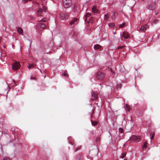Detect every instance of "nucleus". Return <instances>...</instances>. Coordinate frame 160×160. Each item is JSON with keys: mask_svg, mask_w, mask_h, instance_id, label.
Returning a JSON list of instances; mask_svg holds the SVG:
<instances>
[{"mask_svg": "<svg viewBox=\"0 0 160 160\" xmlns=\"http://www.w3.org/2000/svg\"><path fill=\"white\" fill-rule=\"evenodd\" d=\"M71 0H63V3L65 8H68L71 5Z\"/></svg>", "mask_w": 160, "mask_h": 160, "instance_id": "f257e3e1", "label": "nucleus"}, {"mask_svg": "<svg viewBox=\"0 0 160 160\" xmlns=\"http://www.w3.org/2000/svg\"><path fill=\"white\" fill-rule=\"evenodd\" d=\"M105 74L104 73L99 71L97 74L98 78L100 80H102L105 77Z\"/></svg>", "mask_w": 160, "mask_h": 160, "instance_id": "f03ea898", "label": "nucleus"}, {"mask_svg": "<svg viewBox=\"0 0 160 160\" xmlns=\"http://www.w3.org/2000/svg\"><path fill=\"white\" fill-rule=\"evenodd\" d=\"M20 65L18 62H16L14 63L12 65V69L14 70H16L19 68Z\"/></svg>", "mask_w": 160, "mask_h": 160, "instance_id": "7ed1b4c3", "label": "nucleus"}, {"mask_svg": "<svg viewBox=\"0 0 160 160\" xmlns=\"http://www.w3.org/2000/svg\"><path fill=\"white\" fill-rule=\"evenodd\" d=\"M60 17L62 20L67 19L69 17L68 14V13H61L60 14Z\"/></svg>", "mask_w": 160, "mask_h": 160, "instance_id": "20e7f679", "label": "nucleus"}, {"mask_svg": "<svg viewBox=\"0 0 160 160\" xmlns=\"http://www.w3.org/2000/svg\"><path fill=\"white\" fill-rule=\"evenodd\" d=\"M98 97V94L93 92H92L91 100H94L97 99Z\"/></svg>", "mask_w": 160, "mask_h": 160, "instance_id": "39448f33", "label": "nucleus"}, {"mask_svg": "<svg viewBox=\"0 0 160 160\" xmlns=\"http://www.w3.org/2000/svg\"><path fill=\"white\" fill-rule=\"evenodd\" d=\"M148 28V25H144L142 26L140 29L142 32H144L146 31V29Z\"/></svg>", "mask_w": 160, "mask_h": 160, "instance_id": "423d86ee", "label": "nucleus"}, {"mask_svg": "<svg viewBox=\"0 0 160 160\" xmlns=\"http://www.w3.org/2000/svg\"><path fill=\"white\" fill-rule=\"evenodd\" d=\"M78 18H74L69 22V25H74L75 24V22H76L78 21Z\"/></svg>", "mask_w": 160, "mask_h": 160, "instance_id": "0eeeda50", "label": "nucleus"}, {"mask_svg": "<svg viewBox=\"0 0 160 160\" xmlns=\"http://www.w3.org/2000/svg\"><path fill=\"white\" fill-rule=\"evenodd\" d=\"M129 34L127 32H123L122 36L124 38L126 39L129 37Z\"/></svg>", "mask_w": 160, "mask_h": 160, "instance_id": "6e6552de", "label": "nucleus"}, {"mask_svg": "<svg viewBox=\"0 0 160 160\" xmlns=\"http://www.w3.org/2000/svg\"><path fill=\"white\" fill-rule=\"evenodd\" d=\"M42 9L39 8L38 9L37 11V15L38 16H41L42 15Z\"/></svg>", "mask_w": 160, "mask_h": 160, "instance_id": "1a4fd4ad", "label": "nucleus"}, {"mask_svg": "<svg viewBox=\"0 0 160 160\" xmlns=\"http://www.w3.org/2000/svg\"><path fill=\"white\" fill-rule=\"evenodd\" d=\"M92 11L94 13H98V10L95 6H93L92 8Z\"/></svg>", "mask_w": 160, "mask_h": 160, "instance_id": "9d476101", "label": "nucleus"}, {"mask_svg": "<svg viewBox=\"0 0 160 160\" xmlns=\"http://www.w3.org/2000/svg\"><path fill=\"white\" fill-rule=\"evenodd\" d=\"M140 138V137L139 136H132L131 138L130 139L133 140H136L139 139Z\"/></svg>", "mask_w": 160, "mask_h": 160, "instance_id": "9b49d317", "label": "nucleus"}, {"mask_svg": "<svg viewBox=\"0 0 160 160\" xmlns=\"http://www.w3.org/2000/svg\"><path fill=\"white\" fill-rule=\"evenodd\" d=\"M101 47V46L100 45L96 44L94 45L93 48L95 50H96L100 48Z\"/></svg>", "mask_w": 160, "mask_h": 160, "instance_id": "f8f14e48", "label": "nucleus"}, {"mask_svg": "<svg viewBox=\"0 0 160 160\" xmlns=\"http://www.w3.org/2000/svg\"><path fill=\"white\" fill-rule=\"evenodd\" d=\"M17 31L18 33L20 34H22L23 32L22 29L21 28H18L17 29Z\"/></svg>", "mask_w": 160, "mask_h": 160, "instance_id": "ddd939ff", "label": "nucleus"}, {"mask_svg": "<svg viewBox=\"0 0 160 160\" xmlns=\"http://www.w3.org/2000/svg\"><path fill=\"white\" fill-rule=\"evenodd\" d=\"M147 143L146 142H145L143 143L142 146V148L143 149H146V148H147Z\"/></svg>", "mask_w": 160, "mask_h": 160, "instance_id": "4468645a", "label": "nucleus"}, {"mask_svg": "<svg viewBox=\"0 0 160 160\" xmlns=\"http://www.w3.org/2000/svg\"><path fill=\"white\" fill-rule=\"evenodd\" d=\"M34 67V65L33 64H30L28 66V68L30 69L31 68Z\"/></svg>", "mask_w": 160, "mask_h": 160, "instance_id": "2eb2a0df", "label": "nucleus"}, {"mask_svg": "<svg viewBox=\"0 0 160 160\" xmlns=\"http://www.w3.org/2000/svg\"><path fill=\"white\" fill-rule=\"evenodd\" d=\"M109 27L112 28L115 26V24L114 23H110L108 24Z\"/></svg>", "mask_w": 160, "mask_h": 160, "instance_id": "dca6fc26", "label": "nucleus"}, {"mask_svg": "<svg viewBox=\"0 0 160 160\" xmlns=\"http://www.w3.org/2000/svg\"><path fill=\"white\" fill-rule=\"evenodd\" d=\"M151 134H152V136H151L150 137V139L151 141L153 139V138H154V134H155V132H153L152 133H151ZM150 136H151V135L150 134Z\"/></svg>", "mask_w": 160, "mask_h": 160, "instance_id": "f3484780", "label": "nucleus"}, {"mask_svg": "<svg viewBox=\"0 0 160 160\" xmlns=\"http://www.w3.org/2000/svg\"><path fill=\"white\" fill-rule=\"evenodd\" d=\"M125 23H123L122 24L120 25L119 27V28H122L124 27L125 26Z\"/></svg>", "mask_w": 160, "mask_h": 160, "instance_id": "a211bd4d", "label": "nucleus"}, {"mask_svg": "<svg viewBox=\"0 0 160 160\" xmlns=\"http://www.w3.org/2000/svg\"><path fill=\"white\" fill-rule=\"evenodd\" d=\"M91 122L93 126L96 125L98 124V122H93L92 121H91Z\"/></svg>", "mask_w": 160, "mask_h": 160, "instance_id": "6ab92c4d", "label": "nucleus"}, {"mask_svg": "<svg viewBox=\"0 0 160 160\" xmlns=\"http://www.w3.org/2000/svg\"><path fill=\"white\" fill-rule=\"evenodd\" d=\"M126 155V154L125 153H123L122 154L121 156V158H124Z\"/></svg>", "mask_w": 160, "mask_h": 160, "instance_id": "aec40b11", "label": "nucleus"}, {"mask_svg": "<svg viewBox=\"0 0 160 160\" xmlns=\"http://www.w3.org/2000/svg\"><path fill=\"white\" fill-rule=\"evenodd\" d=\"M45 25L43 23H41L40 26L41 28H44L45 27Z\"/></svg>", "mask_w": 160, "mask_h": 160, "instance_id": "412c9836", "label": "nucleus"}, {"mask_svg": "<svg viewBox=\"0 0 160 160\" xmlns=\"http://www.w3.org/2000/svg\"><path fill=\"white\" fill-rule=\"evenodd\" d=\"M47 19L46 18H43L41 20H40V21H42V22H46Z\"/></svg>", "mask_w": 160, "mask_h": 160, "instance_id": "4be33fe9", "label": "nucleus"}, {"mask_svg": "<svg viewBox=\"0 0 160 160\" xmlns=\"http://www.w3.org/2000/svg\"><path fill=\"white\" fill-rule=\"evenodd\" d=\"M119 130V131L121 133H122L123 132V129L122 128H120Z\"/></svg>", "mask_w": 160, "mask_h": 160, "instance_id": "5701e85b", "label": "nucleus"}, {"mask_svg": "<svg viewBox=\"0 0 160 160\" xmlns=\"http://www.w3.org/2000/svg\"><path fill=\"white\" fill-rule=\"evenodd\" d=\"M42 8H43V9L44 10V12L46 11V10H47V8L45 7H44L43 6H42Z\"/></svg>", "mask_w": 160, "mask_h": 160, "instance_id": "b1692460", "label": "nucleus"}, {"mask_svg": "<svg viewBox=\"0 0 160 160\" xmlns=\"http://www.w3.org/2000/svg\"><path fill=\"white\" fill-rule=\"evenodd\" d=\"M90 13H86V14L85 15V17L86 18L87 17H89V16H90Z\"/></svg>", "mask_w": 160, "mask_h": 160, "instance_id": "393cba45", "label": "nucleus"}, {"mask_svg": "<svg viewBox=\"0 0 160 160\" xmlns=\"http://www.w3.org/2000/svg\"><path fill=\"white\" fill-rule=\"evenodd\" d=\"M104 18H105V20H108V16L107 15L105 14L104 15Z\"/></svg>", "mask_w": 160, "mask_h": 160, "instance_id": "a878e982", "label": "nucleus"}, {"mask_svg": "<svg viewBox=\"0 0 160 160\" xmlns=\"http://www.w3.org/2000/svg\"><path fill=\"white\" fill-rule=\"evenodd\" d=\"M3 160H9V159L7 158H3Z\"/></svg>", "mask_w": 160, "mask_h": 160, "instance_id": "bb28decb", "label": "nucleus"}, {"mask_svg": "<svg viewBox=\"0 0 160 160\" xmlns=\"http://www.w3.org/2000/svg\"><path fill=\"white\" fill-rule=\"evenodd\" d=\"M123 46H119L118 47V49H120V48H122L123 47Z\"/></svg>", "mask_w": 160, "mask_h": 160, "instance_id": "cd10ccee", "label": "nucleus"}, {"mask_svg": "<svg viewBox=\"0 0 160 160\" xmlns=\"http://www.w3.org/2000/svg\"><path fill=\"white\" fill-rule=\"evenodd\" d=\"M126 107H127V108H128V110L129 111V108H129L128 107V106L127 105H126Z\"/></svg>", "mask_w": 160, "mask_h": 160, "instance_id": "c85d7f7f", "label": "nucleus"}, {"mask_svg": "<svg viewBox=\"0 0 160 160\" xmlns=\"http://www.w3.org/2000/svg\"><path fill=\"white\" fill-rule=\"evenodd\" d=\"M64 75H65V76L67 75V73H65V74H64Z\"/></svg>", "mask_w": 160, "mask_h": 160, "instance_id": "c756f323", "label": "nucleus"}, {"mask_svg": "<svg viewBox=\"0 0 160 160\" xmlns=\"http://www.w3.org/2000/svg\"><path fill=\"white\" fill-rule=\"evenodd\" d=\"M12 81L14 83H15V82H14V81L13 80H12Z\"/></svg>", "mask_w": 160, "mask_h": 160, "instance_id": "7c9ffc66", "label": "nucleus"}, {"mask_svg": "<svg viewBox=\"0 0 160 160\" xmlns=\"http://www.w3.org/2000/svg\"><path fill=\"white\" fill-rule=\"evenodd\" d=\"M78 149H77L76 150H75V151H78Z\"/></svg>", "mask_w": 160, "mask_h": 160, "instance_id": "2f4dec72", "label": "nucleus"}, {"mask_svg": "<svg viewBox=\"0 0 160 160\" xmlns=\"http://www.w3.org/2000/svg\"><path fill=\"white\" fill-rule=\"evenodd\" d=\"M115 32H114V33H113V34H115Z\"/></svg>", "mask_w": 160, "mask_h": 160, "instance_id": "473e14b6", "label": "nucleus"}, {"mask_svg": "<svg viewBox=\"0 0 160 160\" xmlns=\"http://www.w3.org/2000/svg\"><path fill=\"white\" fill-rule=\"evenodd\" d=\"M31 79H32V77H31Z\"/></svg>", "mask_w": 160, "mask_h": 160, "instance_id": "72a5a7b5", "label": "nucleus"}]
</instances>
